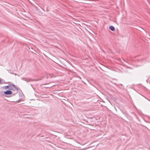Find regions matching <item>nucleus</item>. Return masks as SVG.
<instances>
[{"label":"nucleus","mask_w":150,"mask_h":150,"mask_svg":"<svg viewBox=\"0 0 150 150\" xmlns=\"http://www.w3.org/2000/svg\"><path fill=\"white\" fill-rule=\"evenodd\" d=\"M21 79L22 80L25 81L27 82L37 81L38 80H35V79H32L30 78H21Z\"/></svg>","instance_id":"obj_1"},{"label":"nucleus","mask_w":150,"mask_h":150,"mask_svg":"<svg viewBox=\"0 0 150 150\" xmlns=\"http://www.w3.org/2000/svg\"><path fill=\"white\" fill-rule=\"evenodd\" d=\"M4 94L6 96V95H11L12 94V91L10 90H7L4 92Z\"/></svg>","instance_id":"obj_2"},{"label":"nucleus","mask_w":150,"mask_h":150,"mask_svg":"<svg viewBox=\"0 0 150 150\" xmlns=\"http://www.w3.org/2000/svg\"><path fill=\"white\" fill-rule=\"evenodd\" d=\"M4 89H8L9 90H13V89L11 87L9 86H4Z\"/></svg>","instance_id":"obj_3"},{"label":"nucleus","mask_w":150,"mask_h":150,"mask_svg":"<svg viewBox=\"0 0 150 150\" xmlns=\"http://www.w3.org/2000/svg\"><path fill=\"white\" fill-rule=\"evenodd\" d=\"M109 28L112 31H114L115 30V28L114 27L112 26H110Z\"/></svg>","instance_id":"obj_4"},{"label":"nucleus","mask_w":150,"mask_h":150,"mask_svg":"<svg viewBox=\"0 0 150 150\" xmlns=\"http://www.w3.org/2000/svg\"><path fill=\"white\" fill-rule=\"evenodd\" d=\"M11 85L12 86H13L16 90L17 91H18V88L16 87L15 85L13 84H12V85Z\"/></svg>","instance_id":"obj_5"},{"label":"nucleus","mask_w":150,"mask_h":150,"mask_svg":"<svg viewBox=\"0 0 150 150\" xmlns=\"http://www.w3.org/2000/svg\"><path fill=\"white\" fill-rule=\"evenodd\" d=\"M3 81V79H0V84H2L3 83L2 81Z\"/></svg>","instance_id":"obj_6"},{"label":"nucleus","mask_w":150,"mask_h":150,"mask_svg":"<svg viewBox=\"0 0 150 150\" xmlns=\"http://www.w3.org/2000/svg\"><path fill=\"white\" fill-rule=\"evenodd\" d=\"M123 61L124 62H125L126 63H127V62H126V61H125L124 59H123Z\"/></svg>","instance_id":"obj_7"},{"label":"nucleus","mask_w":150,"mask_h":150,"mask_svg":"<svg viewBox=\"0 0 150 150\" xmlns=\"http://www.w3.org/2000/svg\"><path fill=\"white\" fill-rule=\"evenodd\" d=\"M122 62V63H123V64H124L125 65H126V64H125V63H124V62Z\"/></svg>","instance_id":"obj_8"},{"label":"nucleus","mask_w":150,"mask_h":150,"mask_svg":"<svg viewBox=\"0 0 150 150\" xmlns=\"http://www.w3.org/2000/svg\"><path fill=\"white\" fill-rule=\"evenodd\" d=\"M126 67H128V68H130V69H131V68L130 67H128L127 66H126Z\"/></svg>","instance_id":"obj_9"}]
</instances>
